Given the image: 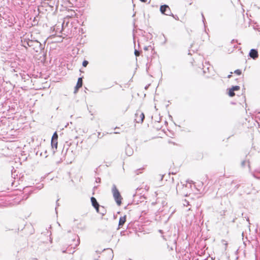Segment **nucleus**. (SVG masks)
<instances>
[{"instance_id":"obj_1","label":"nucleus","mask_w":260,"mask_h":260,"mask_svg":"<svg viewBox=\"0 0 260 260\" xmlns=\"http://www.w3.org/2000/svg\"><path fill=\"white\" fill-rule=\"evenodd\" d=\"M113 257V252L111 249L103 250L99 255L96 260H112Z\"/></svg>"},{"instance_id":"obj_2","label":"nucleus","mask_w":260,"mask_h":260,"mask_svg":"<svg viewBox=\"0 0 260 260\" xmlns=\"http://www.w3.org/2000/svg\"><path fill=\"white\" fill-rule=\"evenodd\" d=\"M112 192L116 204L118 206H120L122 203V198L115 185H113Z\"/></svg>"},{"instance_id":"obj_3","label":"nucleus","mask_w":260,"mask_h":260,"mask_svg":"<svg viewBox=\"0 0 260 260\" xmlns=\"http://www.w3.org/2000/svg\"><path fill=\"white\" fill-rule=\"evenodd\" d=\"M145 118V115L143 112L138 110L135 114V120L138 123H142Z\"/></svg>"},{"instance_id":"obj_4","label":"nucleus","mask_w":260,"mask_h":260,"mask_svg":"<svg viewBox=\"0 0 260 260\" xmlns=\"http://www.w3.org/2000/svg\"><path fill=\"white\" fill-rule=\"evenodd\" d=\"M58 146V135L56 132H55L51 139V146L53 148H54L55 150L57 149Z\"/></svg>"},{"instance_id":"obj_5","label":"nucleus","mask_w":260,"mask_h":260,"mask_svg":"<svg viewBox=\"0 0 260 260\" xmlns=\"http://www.w3.org/2000/svg\"><path fill=\"white\" fill-rule=\"evenodd\" d=\"M160 11L164 15H170L171 11L170 7L167 5H164L160 6Z\"/></svg>"},{"instance_id":"obj_6","label":"nucleus","mask_w":260,"mask_h":260,"mask_svg":"<svg viewBox=\"0 0 260 260\" xmlns=\"http://www.w3.org/2000/svg\"><path fill=\"white\" fill-rule=\"evenodd\" d=\"M240 86H233L231 88H230L229 90V95L231 97H233L235 96V93L234 92L235 91H238L240 90Z\"/></svg>"},{"instance_id":"obj_7","label":"nucleus","mask_w":260,"mask_h":260,"mask_svg":"<svg viewBox=\"0 0 260 260\" xmlns=\"http://www.w3.org/2000/svg\"><path fill=\"white\" fill-rule=\"evenodd\" d=\"M91 202L92 203V205L96 209V212H99L100 205H99L98 202H97L96 199L94 197H91Z\"/></svg>"},{"instance_id":"obj_8","label":"nucleus","mask_w":260,"mask_h":260,"mask_svg":"<svg viewBox=\"0 0 260 260\" xmlns=\"http://www.w3.org/2000/svg\"><path fill=\"white\" fill-rule=\"evenodd\" d=\"M82 85H83L82 78H81V77L79 78L78 79V81H77V84H76V87H75V91L74 92L75 93L77 92L78 91V90H79V89L82 86Z\"/></svg>"},{"instance_id":"obj_9","label":"nucleus","mask_w":260,"mask_h":260,"mask_svg":"<svg viewBox=\"0 0 260 260\" xmlns=\"http://www.w3.org/2000/svg\"><path fill=\"white\" fill-rule=\"evenodd\" d=\"M249 56L253 59L257 58L258 57V52L257 50L255 49H251L249 53Z\"/></svg>"},{"instance_id":"obj_10","label":"nucleus","mask_w":260,"mask_h":260,"mask_svg":"<svg viewBox=\"0 0 260 260\" xmlns=\"http://www.w3.org/2000/svg\"><path fill=\"white\" fill-rule=\"evenodd\" d=\"M126 216L125 215L124 216L121 217L120 218L119 221V226H122L124 224V223L126 221Z\"/></svg>"},{"instance_id":"obj_11","label":"nucleus","mask_w":260,"mask_h":260,"mask_svg":"<svg viewBox=\"0 0 260 260\" xmlns=\"http://www.w3.org/2000/svg\"><path fill=\"white\" fill-rule=\"evenodd\" d=\"M234 73H235L236 74L238 75H241V74H242V72H241V71L240 70H239V69H238V70H235V71H234Z\"/></svg>"},{"instance_id":"obj_12","label":"nucleus","mask_w":260,"mask_h":260,"mask_svg":"<svg viewBox=\"0 0 260 260\" xmlns=\"http://www.w3.org/2000/svg\"><path fill=\"white\" fill-rule=\"evenodd\" d=\"M88 64V62L87 60H84L82 63V65L84 67H86Z\"/></svg>"},{"instance_id":"obj_13","label":"nucleus","mask_w":260,"mask_h":260,"mask_svg":"<svg viewBox=\"0 0 260 260\" xmlns=\"http://www.w3.org/2000/svg\"><path fill=\"white\" fill-rule=\"evenodd\" d=\"M135 55L136 56H139L140 55V52L139 51L137 50H135Z\"/></svg>"},{"instance_id":"obj_14","label":"nucleus","mask_w":260,"mask_h":260,"mask_svg":"<svg viewBox=\"0 0 260 260\" xmlns=\"http://www.w3.org/2000/svg\"><path fill=\"white\" fill-rule=\"evenodd\" d=\"M142 3H147L148 0H140Z\"/></svg>"},{"instance_id":"obj_15","label":"nucleus","mask_w":260,"mask_h":260,"mask_svg":"<svg viewBox=\"0 0 260 260\" xmlns=\"http://www.w3.org/2000/svg\"><path fill=\"white\" fill-rule=\"evenodd\" d=\"M233 74L232 72L231 73V74L230 75H229L228 76V78H230L231 77H232V74Z\"/></svg>"},{"instance_id":"obj_16","label":"nucleus","mask_w":260,"mask_h":260,"mask_svg":"<svg viewBox=\"0 0 260 260\" xmlns=\"http://www.w3.org/2000/svg\"><path fill=\"white\" fill-rule=\"evenodd\" d=\"M190 63H191V64L193 66V62H192V61H190Z\"/></svg>"},{"instance_id":"obj_17","label":"nucleus","mask_w":260,"mask_h":260,"mask_svg":"<svg viewBox=\"0 0 260 260\" xmlns=\"http://www.w3.org/2000/svg\"><path fill=\"white\" fill-rule=\"evenodd\" d=\"M150 0H149V1L148 2L149 3H150Z\"/></svg>"}]
</instances>
